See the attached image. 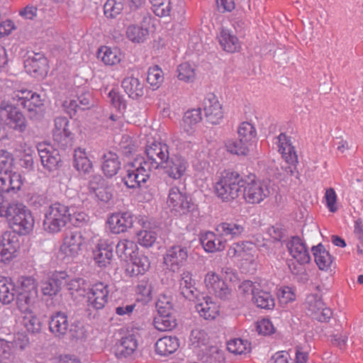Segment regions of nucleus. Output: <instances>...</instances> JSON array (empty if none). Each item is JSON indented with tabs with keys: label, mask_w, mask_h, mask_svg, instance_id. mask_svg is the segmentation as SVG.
<instances>
[{
	"label": "nucleus",
	"mask_w": 363,
	"mask_h": 363,
	"mask_svg": "<svg viewBox=\"0 0 363 363\" xmlns=\"http://www.w3.org/2000/svg\"><path fill=\"white\" fill-rule=\"evenodd\" d=\"M11 155L0 150V198L1 206H23V177L21 173L10 169Z\"/></svg>",
	"instance_id": "obj_1"
},
{
	"label": "nucleus",
	"mask_w": 363,
	"mask_h": 363,
	"mask_svg": "<svg viewBox=\"0 0 363 363\" xmlns=\"http://www.w3.org/2000/svg\"><path fill=\"white\" fill-rule=\"evenodd\" d=\"M243 185L244 178L238 172L225 170L214 184V192L220 200L229 202L239 196Z\"/></svg>",
	"instance_id": "obj_2"
},
{
	"label": "nucleus",
	"mask_w": 363,
	"mask_h": 363,
	"mask_svg": "<svg viewBox=\"0 0 363 363\" xmlns=\"http://www.w3.org/2000/svg\"><path fill=\"white\" fill-rule=\"evenodd\" d=\"M23 91L13 92L12 101L9 104H1L0 107L1 120L13 129H18L22 131L23 128V113L21 108L23 107Z\"/></svg>",
	"instance_id": "obj_3"
},
{
	"label": "nucleus",
	"mask_w": 363,
	"mask_h": 363,
	"mask_svg": "<svg viewBox=\"0 0 363 363\" xmlns=\"http://www.w3.org/2000/svg\"><path fill=\"white\" fill-rule=\"evenodd\" d=\"M69 219L68 206L56 202L51 204L45 214L43 226L45 231L50 233L60 232L66 226Z\"/></svg>",
	"instance_id": "obj_4"
},
{
	"label": "nucleus",
	"mask_w": 363,
	"mask_h": 363,
	"mask_svg": "<svg viewBox=\"0 0 363 363\" xmlns=\"http://www.w3.org/2000/svg\"><path fill=\"white\" fill-rule=\"evenodd\" d=\"M242 196L248 203H259L270 194L269 185L264 181L257 180L255 175L244 179Z\"/></svg>",
	"instance_id": "obj_5"
},
{
	"label": "nucleus",
	"mask_w": 363,
	"mask_h": 363,
	"mask_svg": "<svg viewBox=\"0 0 363 363\" xmlns=\"http://www.w3.org/2000/svg\"><path fill=\"white\" fill-rule=\"evenodd\" d=\"M125 175L123 177L125 185L130 189L140 187L145 183L152 172L147 166L144 165L141 159H135L125 166Z\"/></svg>",
	"instance_id": "obj_6"
},
{
	"label": "nucleus",
	"mask_w": 363,
	"mask_h": 363,
	"mask_svg": "<svg viewBox=\"0 0 363 363\" xmlns=\"http://www.w3.org/2000/svg\"><path fill=\"white\" fill-rule=\"evenodd\" d=\"M147 159L140 158L152 171L161 169L169 157V146L161 142H152L145 147Z\"/></svg>",
	"instance_id": "obj_7"
},
{
	"label": "nucleus",
	"mask_w": 363,
	"mask_h": 363,
	"mask_svg": "<svg viewBox=\"0 0 363 363\" xmlns=\"http://www.w3.org/2000/svg\"><path fill=\"white\" fill-rule=\"evenodd\" d=\"M279 152L286 162V165L282 166V169L290 176H294L296 179L299 178V173L297 170L298 156L295 148L292 146L290 139L284 133H281L278 136Z\"/></svg>",
	"instance_id": "obj_8"
},
{
	"label": "nucleus",
	"mask_w": 363,
	"mask_h": 363,
	"mask_svg": "<svg viewBox=\"0 0 363 363\" xmlns=\"http://www.w3.org/2000/svg\"><path fill=\"white\" fill-rule=\"evenodd\" d=\"M167 203L172 211L179 214H186L191 211L193 205L188 195L179 187L172 186L169 191Z\"/></svg>",
	"instance_id": "obj_9"
},
{
	"label": "nucleus",
	"mask_w": 363,
	"mask_h": 363,
	"mask_svg": "<svg viewBox=\"0 0 363 363\" xmlns=\"http://www.w3.org/2000/svg\"><path fill=\"white\" fill-rule=\"evenodd\" d=\"M189 257V247L182 245H174L169 247L164 257V264L173 271L184 266Z\"/></svg>",
	"instance_id": "obj_10"
},
{
	"label": "nucleus",
	"mask_w": 363,
	"mask_h": 363,
	"mask_svg": "<svg viewBox=\"0 0 363 363\" xmlns=\"http://www.w3.org/2000/svg\"><path fill=\"white\" fill-rule=\"evenodd\" d=\"M109 286L103 282L94 284L86 293L88 306L96 310L104 308L109 297Z\"/></svg>",
	"instance_id": "obj_11"
},
{
	"label": "nucleus",
	"mask_w": 363,
	"mask_h": 363,
	"mask_svg": "<svg viewBox=\"0 0 363 363\" xmlns=\"http://www.w3.org/2000/svg\"><path fill=\"white\" fill-rule=\"evenodd\" d=\"M84 242V238L80 231H69L65 235L60 252L65 257H74L79 254Z\"/></svg>",
	"instance_id": "obj_12"
},
{
	"label": "nucleus",
	"mask_w": 363,
	"mask_h": 363,
	"mask_svg": "<svg viewBox=\"0 0 363 363\" xmlns=\"http://www.w3.org/2000/svg\"><path fill=\"white\" fill-rule=\"evenodd\" d=\"M134 216L128 211L112 213L107 220L111 233L120 234L133 227Z\"/></svg>",
	"instance_id": "obj_13"
},
{
	"label": "nucleus",
	"mask_w": 363,
	"mask_h": 363,
	"mask_svg": "<svg viewBox=\"0 0 363 363\" xmlns=\"http://www.w3.org/2000/svg\"><path fill=\"white\" fill-rule=\"evenodd\" d=\"M189 167L188 161L182 156L172 155L169 157L161 169L174 179H180L186 172Z\"/></svg>",
	"instance_id": "obj_14"
},
{
	"label": "nucleus",
	"mask_w": 363,
	"mask_h": 363,
	"mask_svg": "<svg viewBox=\"0 0 363 363\" xmlns=\"http://www.w3.org/2000/svg\"><path fill=\"white\" fill-rule=\"evenodd\" d=\"M286 247L290 255L300 264L310 262L311 255L306 243L298 237L293 236L286 242Z\"/></svg>",
	"instance_id": "obj_15"
},
{
	"label": "nucleus",
	"mask_w": 363,
	"mask_h": 363,
	"mask_svg": "<svg viewBox=\"0 0 363 363\" xmlns=\"http://www.w3.org/2000/svg\"><path fill=\"white\" fill-rule=\"evenodd\" d=\"M139 334L128 332L124 335L116 345V354L118 357L132 356L138 346Z\"/></svg>",
	"instance_id": "obj_16"
},
{
	"label": "nucleus",
	"mask_w": 363,
	"mask_h": 363,
	"mask_svg": "<svg viewBox=\"0 0 363 363\" xmlns=\"http://www.w3.org/2000/svg\"><path fill=\"white\" fill-rule=\"evenodd\" d=\"M203 104L207 121L212 124H219L223 118V112L217 97L213 94H208Z\"/></svg>",
	"instance_id": "obj_17"
},
{
	"label": "nucleus",
	"mask_w": 363,
	"mask_h": 363,
	"mask_svg": "<svg viewBox=\"0 0 363 363\" xmlns=\"http://www.w3.org/2000/svg\"><path fill=\"white\" fill-rule=\"evenodd\" d=\"M205 284L208 291L213 293L220 299H228L231 294V290L226 284L214 272H208L205 277Z\"/></svg>",
	"instance_id": "obj_18"
},
{
	"label": "nucleus",
	"mask_w": 363,
	"mask_h": 363,
	"mask_svg": "<svg viewBox=\"0 0 363 363\" xmlns=\"http://www.w3.org/2000/svg\"><path fill=\"white\" fill-rule=\"evenodd\" d=\"M196 281L191 272L185 271L180 275L179 291L186 298L191 301H200L201 293L196 287Z\"/></svg>",
	"instance_id": "obj_19"
},
{
	"label": "nucleus",
	"mask_w": 363,
	"mask_h": 363,
	"mask_svg": "<svg viewBox=\"0 0 363 363\" xmlns=\"http://www.w3.org/2000/svg\"><path fill=\"white\" fill-rule=\"evenodd\" d=\"M36 149L43 167L49 171L55 169L60 161L58 150H52V147L47 143L38 144Z\"/></svg>",
	"instance_id": "obj_20"
},
{
	"label": "nucleus",
	"mask_w": 363,
	"mask_h": 363,
	"mask_svg": "<svg viewBox=\"0 0 363 363\" xmlns=\"http://www.w3.org/2000/svg\"><path fill=\"white\" fill-rule=\"evenodd\" d=\"M114 245L108 240H101L93 252L94 259L100 267H106L111 264Z\"/></svg>",
	"instance_id": "obj_21"
},
{
	"label": "nucleus",
	"mask_w": 363,
	"mask_h": 363,
	"mask_svg": "<svg viewBox=\"0 0 363 363\" xmlns=\"http://www.w3.org/2000/svg\"><path fill=\"white\" fill-rule=\"evenodd\" d=\"M200 242L207 252H217L225 250L226 239L223 238L217 233L207 231L201 235Z\"/></svg>",
	"instance_id": "obj_22"
},
{
	"label": "nucleus",
	"mask_w": 363,
	"mask_h": 363,
	"mask_svg": "<svg viewBox=\"0 0 363 363\" xmlns=\"http://www.w3.org/2000/svg\"><path fill=\"white\" fill-rule=\"evenodd\" d=\"M69 323L67 315L61 311L53 313L49 321L50 331L59 338H62L68 331Z\"/></svg>",
	"instance_id": "obj_23"
},
{
	"label": "nucleus",
	"mask_w": 363,
	"mask_h": 363,
	"mask_svg": "<svg viewBox=\"0 0 363 363\" xmlns=\"http://www.w3.org/2000/svg\"><path fill=\"white\" fill-rule=\"evenodd\" d=\"M196 302V309L201 317L206 320H213L219 313L218 306L208 296L201 294L200 301Z\"/></svg>",
	"instance_id": "obj_24"
},
{
	"label": "nucleus",
	"mask_w": 363,
	"mask_h": 363,
	"mask_svg": "<svg viewBox=\"0 0 363 363\" xmlns=\"http://www.w3.org/2000/svg\"><path fill=\"white\" fill-rule=\"evenodd\" d=\"M244 231V225L238 222H223L216 227V232L226 241L240 238Z\"/></svg>",
	"instance_id": "obj_25"
},
{
	"label": "nucleus",
	"mask_w": 363,
	"mask_h": 363,
	"mask_svg": "<svg viewBox=\"0 0 363 363\" xmlns=\"http://www.w3.org/2000/svg\"><path fill=\"white\" fill-rule=\"evenodd\" d=\"M65 282V273L56 272L42 283L41 290L45 296L56 295Z\"/></svg>",
	"instance_id": "obj_26"
},
{
	"label": "nucleus",
	"mask_w": 363,
	"mask_h": 363,
	"mask_svg": "<svg viewBox=\"0 0 363 363\" xmlns=\"http://www.w3.org/2000/svg\"><path fill=\"white\" fill-rule=\"evenodd\" d=\"M32 55L27 52V59L24 60L25 71L35 77L43 76L44 72V66L45 65V59L40 54L32 52Z\"/></svg>",
	"instance_id": "obj_27"
},
{
	"label": "nucleus",
	"mask_w": 363,
	"mask_h": 363,
	"mask_svg": "<svg viewBox=\"0 0 363 363\" xmlns=\"http://www.w3.org/2000/svg\"><path fill=\"white\" fill-rule=\"evenodd\" d=\"M101 169L107 177L115 176L121 169V163L118 155L112 151L104 152L102 155Z\"/></svg>",
	"instance_id": "obj_28"
},
{
	"label": "nucleus",
	"mask_w": 363,
	"mask_h": 363,
	"mask_svg": "<svg viewBox=\"0 0 363 363\" xmlns=\"http://www.w3.org/2000/svg\"><path fill=\"white\" fill-rule=\"evenodd\" d=\"M179 347V340L176 336H164L155 343V351L158 354L167 356L173 354Z\"/></svg>",
	"instance_id": "obj_29"
},
{
	"label": "nucleus",
	"mask_w": 363,
	"mask_h": 363,
	"mask_svg": "<svg viewBox=\"0 0 363 363\" xmlns=\"http://www.w3.org/2000/svg\"><path fill=\"white\" fill-rule=\"evenodd\" d=\"M121 85L125 92L133 99H138L144 94V85L138 78L126 77L122 81Z\"/></svg>",
	"instance_id": "obj_30"
},
{
	"label": "nucleus",
	"mask_w": 363,
	"mask_h": 363,
	"mask_svg": "<svg viewBox=\"0 0 363 363\" xmlns=\"http://www.w3.org/2000/svg\"><path fill=\"white\" fill-rule=\"evenodd\" d=\"M311 251L314 256L315 262L320 270H327L331 266L333 259L325 247L319 243L313 246Z\"/></svg>",
	"instance_id": "obj_31"
},
{
	"label": "nucleus",
	"mask_w": 363,
	"mask_h": 363,
	"mask_svg": "<svg viewBox=\"0 0 363 363\" xmlns=\"http://www.w3.org/2000/svg\"><path fill=\"white\" fill-rule=\"evenodd\" d=\"M123 55L120 50L116 48L101 47L97 52L98 59L101 60L104 65L113 66L121 61Z\"/></svg>",
	"instance_id": "obj_32"
},
{
	"label": "nucleus",
	"mask_w": 363,
	"mask_h": 363,
	"mask_svg": "<svg viewBox=\"0 0 363 363\" xmlns=\"http://www.w3.org/2000/svg\"><path fill=\"white\" fill-rule=\"evenodd\" d=\"M138 224L143 228V229L138 230L136 233L138 243L145 247L152 246L157 240L156 233L153 230H147L149 223L145 221L143 218L138 220Z\"/></svg>",
	"instance_id": "obj_33"
},
{
	"label": "nucleus",
	"mask_w": 363,
	"mask_h": 363,
	"mask_svg": "<svg viewBox=\"0 0 363 363\" xmlns=\"http://www.w3.org/2000/svg\"><path fill=\"white\" fill-rule=\"evenodd\" d=\"M201 108H194L187 111L183 117L182 127L189 135L193 133L195 126L201 121Z\"/></svg>",
	"instance_id": "obj_34"
},
{
	"label": "nucleus",
	"mask_w": 363,
	"mask_h": 363,
	"mask_svg": "<svg viewBox=\"0 0 363 363\" xmlns=\"http://www.w3.org/2000/svg\"><path fill=\"white\" fill-rule=\"evenodd\" d=\"M116 251L120 258L127 261L138 253V246L133 241L123 239L116 245Z\"/></svg>",
	"instance_id": "obj_35"
},
{
	"label": "nucleus",
	"mask_w": 363,
	"mask_h": 363,
	"mask_svg": "<svg viewBox=\"0 0 363 363\" xmlns=\"http://www.w3.org/2000/svg\"><path fill=\"white\" fill-rule=\"evenodd\" d=\"M252 301L257 307L265 310H272L275 306V300L273 296L269 292L261 289L260 286L257 291H255Z\"/></svg>",
	"instance_id": "obj_36"
},
{
	"label": "nucleus",
	"mask_w": 363,
	"mask_h": 363,
	"mask_svg": "<svg viewBox=\"0 0 363 363\" xmlns=\"http://www.w3.org/2000/svg\"><path fill=\"white\" fill-rule=\"evenodd\" d=\"M130 261L132 263L131 270L129 268L127 270L130 272L131 276L143 274L150 267V262L148 257L145 255H139L138 252Z\"/></svg>",
	"instance_id": "obj_37"
},
{
	"label": "nucleus",
	"mask_w": 363,
	"mask_h": 363,
	"mask_svg": "<svg viewBox=\"0 0 363 363\" xmlns=\"http://www.w3.org/2000/svg\"><path fill=\"white\" fill-rule=\"evenodd\" d=\"M74 167L78 172L83 174L89 173L93 168L92 162L86 156L85 151L81 148L74 151Z\"/></svg>",
	"instance_id": "obj_38"
},
{
	"label": "nucleus",
	"mask_w": 363,
	"mask_h": 363,
	"mask_svg": "<svg viewBox=\"0 0 363 363\" xmlns=\"http://www.w3.org/2000/svg\"><path fill=\"white\" fill-rule=\"evenodd\" d=\"M153 324L157 330L169 331L173 330L177 326V322L173 313H164L157 314L154 318Z\"/></svg>",
	"instance_id": "obj_39"
},
{
	"label": "nucleus",
	"mask_w": 363,
	"mask_h": 363,
	"mask_svg": "<svg viewBox=\"0 0 363 363\" xmlns=\"http://www.w3.org/2000/svg\"><path fill=\"white\" fill-rule=\"evenodd\" d=\"M24 328L31 335L38 334L41 330L39 318L29 308L24 310Z\"/></svg>",
	"instance_id": "obj_40"
},
{
	"label": "nucleus",
	"mask_w": 363,
	"mask_h": 363,
	"mask_svg": "<svg viewBox=\"0 0 363 363\" xmlns=\"http://www.w3.org/2000/svg\"><path fill=\"white\" fill-rule=\"evenodd\" d=\"M15 289L13 284L5 277H0V302L10 303L14 300Z\"/></svg>",
	"instance_id": "obj_41"
},
{
	"label": "nucleus",
	"mask_w": 363,
	"mask_h": 363,
	"mask_svg": "<svg viewBox=\"0 0 363 363\" xmlns=\"http://www.w3.org/2000/svg\"><path fill=\"white\" fill-rule=\"evenodd\" d=\"M218 38L221 47L228 52H234L240 47L238 38L230 33L228 30H222Z\"/></svg>",
	"instance_id": "obj_42"
},
{
	"label": "nucleus",
	"mask_w": 363,
	"mask_h": 363,
	"mask_svg": "<svg viewBox=\"0 0 363 363\" xmlns=\"http://www.w3.org/2000/svg\"><path fill=\"white\" fill-rule=\"evenodd\" d=\"M43 105L40 95L35 93L31 95L30 100L27 101L26 109L27 110V116L30 119H38L42 116V106Z\"/></svg>",
	"instance_id": "obj_43"
},
{
	"label": "nucleus",
	"mask_w": 363,
	"mask_h": 363,
	"mask_svg": "<svg viewBox=\"0 0 363 363\" xmlns=\"http://www.w3.org/2000/svg\"><path fill=\"white\" fill-rule=\"evenodd\" d=\"M38 297V284L33 274L24 276V300L26 303L34 301Z\"/></svg>",
	"instance_id": "obj_44"
},
{
	"label": "nucleus",
	"mask_w": 363,
	"mask_h": 363,
	"mask_svg": "<svg viewBox=\"0 0 363 363\" xmlns=\"http://www.w3.org/2000/svg\"><path fill=\"white\" fill-rule=\"evenodd\" d=\"M127 38L133 43H143L149 35L147 28L139 26L131 25L126 30Z\"/></svg>",
	"instance_id": "obj_45"
},
{
	"label": "nucleus",
	"mask_w": 363,
	"mask_h": 363,
	"mask_svg": "<svg viewBox=\"0 0 363 363\" xmlns=\"http://www.w3.org/2000/svg\"><path fill=\"white\" fill-rule=\"evenodd\" d=\"M250 145H252V144L241 138H238V140H229L226 143L228 151L238 155H247L249 146Z\"/></svg>",
	"instance_id": "obj_46"
},
{
	"label": "nucleus",
	"mask_w": 363,
	"mask_h": 363,
	"mask_svg": "<svg viewBox=\"0 0 363 363\" xmlns=\"http://www.w3.org/2000/svg\"><path fill=\"white\" fill-rule=\"evenodd\" d=\"M228 350L235 354H242L250 351V344L241 338L230 340L227 344Z\"/></svg>",
	"instance_id": "obj_47"
},
{
	"label": "nucleus",
	"mask_w": 363,
	"mask_h": 363,
	"mask_svg": "<svg viewBox=\"0 0 363 363\" xmlns=\"http://www.w3.org/2000/svg\"><path fill=\"white\" fill-rule=\"evenodd\" d=\"M125 0H106L104 4V14L107 18H114L123 9Z\"/></svg>",
	"instance_id": "obj_48"
},
{
	"label": "nucleus",
	"mask_w": 363,
	"mask_h": 363,
	"mask_svg": "<svg viewBox=\"0 0 363 363\" xmlns=\"http://www.w3.org/2000/svg\"><path fill=\"white\" fill-rule=\"evenodd\" d=\"M238 138L252 144L256 139L257 132L253 125L249 122H242L238 128Z\"/></svg>",
	"instance_id": "obj_49"
},
{
	"label": "nucleus",
	"mask_w": 363,
	"mask_h": 363,
	"mask_svg": "<svg viewBox=\"0 0 363 363\" xmlns=\"http://www.w3.org/2000/svg\"><path fill=\"white\" fill-rule=\"evenodd\" d=\"M306 308L311 315H315L325 306L321 298L317 294H310L305 301Z\"/></svg>",
	"instance_id": "obj_50"
},
{
	"label": "nucleus",
	"mask_w": 363,
	"mask_h": 363,
	"mask_svg": "<svg viewBox=\"0 0 363 363\" xmlns=\"http://www.w3.org/2000/svg\"><path fill=\"white\" fill-rule=\"evenodd\" d=\"M153 285L148 279L143 278L140 280L136 287V293L142 296V299L146 301L152 298Z\"/></svg>",
	"instance_id": "obj_51"
},
{
	"label": "nucleus",
	"mask_w": 363,
	"mask_h": 363,
	"mask_svg": "<svg viewBox=\"0 0 363 363\" xmlns=\"http://www.w3.org/2000/svg\"><path fill=\"white\" fill-rule=\"evenodd\" d=\"M163 79V72L157 65L149 68L147 82L153 86V89H157L162 83Z\"/></svg>",
	"instance_id": "obj_52"
},
{
	"label": "nucleus",
	"mask_w": 363,
	"mask_h": 363,
	"mask_svg": "<svg viewBox=\"0 0 363 363\" xmlns=\"http://www.w3.org/2000/svg\"><path fill=\"white\" fill-rule=\"evenodd\" d=\"M177 72L179 80L191 82L195 79L194 69L188 62L181 64L177 68Z\"/></svg>",
	"instance_id": "obj_53"
},
{
	"label": "nucleus",
	"mask_w": 363,
	"mask_h": 363,
	"mask_svg": "<svg viewBox=\"0 0 363 363\" xmlns=\"http://www.w3.org/2000/svg\"><path fill=\"white\" fill-rule=\"evenodd\" d=\"M72 133H62L53 134L54 146L60 150H65L68 147L72 146Z\"/></svg>",
	"instance_id": "obj_54"
},
{
	"label": "nucleus",
	"mask_w": 363,
	"mask_h": 363,
	"mask_svg": "<svg viewBox=\"0 0 363 363\" xmlns=\"http://www.w3.org/2000/svg\"><path fill=\"white\" fill-rule=\"evenodd\" d=\"M157 314H170L173 312L172 298L166 295H160L156 302Z\"/></svg>",
	"instance_id": "obj_55"
},
{
	"label": "nucleus",
	"mask_w": 363,
	"mask_h": 363,
	"mask_svg": "<svg viewBox=\"0 0 363 363\" xmlns=\"http://www.w3.org/2000/svg\"><path fill=\"white\" fill-rule=\"evenodd\" d=\"M260 286L259 284L254 283L250 280L243 281L238 286V292L244 296H252V298Z\"/></svg>",
	"instance_id": "obj_56"
},
{
	"label": "nucleus",
	"mask_w": 363,
	"mask_h": 363,
	"mask_svg": "<svg viewBox=\"0 0 363 363\" xmlns=\"http://www.w3.org/2000/svg\"><path fill=\"white\" fill-rule=\"evenodd\" d=\"M69 336L72 339L83 340L86 337V333L83 325L79 322H74L71 324L68 330Z\"/></svg>",
	"instance_id": "obj_57"
},
{
	"label": "nucleus",
	"mask_w": 363,
	"mask_h": 363,
	"mask_svg": "<svg viewBox=\"0 0 363 363\" xmlns=\"http://www.w3.org/2000/svg\"><path fill=\"white\" fill-rule=\"evenodd\" d=\"M277 298L281 304H287L295 300L296 295L291 288L284 286L279 289Z\"/></svg>",
	"instance_id": "obj_58"
},
{
	"label": "nucleus",
	"mask_w": 363,
	"mask_h": 363,
	"mask_svg": "<svg viewBox=\"0 0 363 363\" xmlns=\"http://www.w3.org/2000/svg\"><path fill=\"white\" fill-rule=\"evenodd\" d=\"M108 98L111 104L118 111L125 109L126 107V103L123 96L120 94L117 91L112 89L108 93Z\"/></svg>",
	"instance_id": "obj_59"
},
{
	"label": "nucleus",
	"mask_w": 363,
	"mask_h": 363,
	"mask_svg": "<svg viewBox=\"0 0 363 363\" xmlns=\"http://www.w3.org/2000/svg\"><path fill=\"white\" fill-rule=\"evenodd\" d=\"M75 99L78 101V107L81 111L89 109L93 106L92 96L89 92L82 93Z\"/></svg>",
	"instance_id": "obj_60"
},
{
	"label": "nucleus",
	"mask_w": 363,
	"mask_h": 363,
	"mask_svg": "<svg viewBox=\"0 0 363 363\" xmlns=\"http://www.w3.org/2000/svg\"><path fill=\"white\" fill-rule=\"evenodd\" d=\"M69 122L66 117H57L55 119V127L52 130L53 134L68 133L70 131L69 129Z\"/></svg>",
	"instance_id": "obj_61"
},
{
	"label": "nucleus",
	"mask_w": 363,
	"mask_h": 363,
	"mask_svg": "<svg viewBox=\"0 0 363 363\" xmlns=\"http://www.w3.org/2000/svg\"><path fill=\"white\" fill-rule=\"evenodd\" d=\"M354 233L359 240V243L357 244V253L361 255L363 253V224L360 218L355 220Z\"/></svg>",
	"instance_id": "obj_62"
},
{
	"label": "nucleus",
	"mask_w": 363,
	"mask_h": 363,
	"mask_svg": "<svg viewBox=\"0 0 363 363\" xmlns=\"http://www.w3.org/2000/svg\"><path fill=\"white\" fill-rule=\"evenodd\" d=\"M89 220V216L84 212H69V222L76 227H82Z\"/></svg>",
	"instance_id": "obj_63"
},
{
	"label": "nucleus",
	"mask_w": 363,
	"mask_h": 363,
	"mask_svg": "<svg viewBox=\"0 0 363 363\" xmlns=\"http://www.w3.org/2000/svg\"><path fill=\"white\" fill-rule=\"evenodd\" d=\"M267 233L275 241H281L286 236V230L281 225H275L268 228Z\"/></svg>",
	"instance_id": "obj_64"
}]
</instances>
